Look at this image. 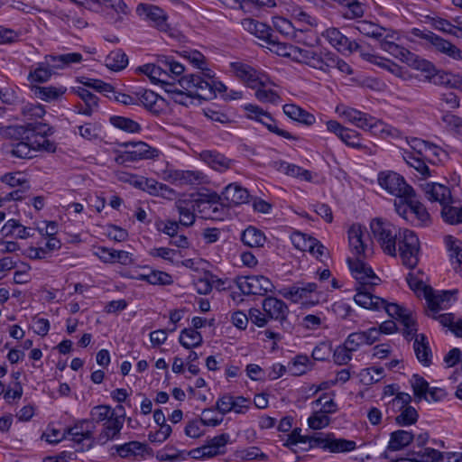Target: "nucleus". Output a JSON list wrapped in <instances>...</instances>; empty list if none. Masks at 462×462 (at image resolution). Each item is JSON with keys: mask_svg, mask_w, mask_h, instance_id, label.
<instances>
[{"mask_svg": "<svg viewBox=\"0 0 462 462\" xmlns=\"http://www.w3.org/2000/svg\"><path fill=\"white\" fill-rule=\"evenodd\" d=\"M175 208L180 215V224L190 226L195 222L194 205L189 199H178L175 202Z\"/></svg>", "mask_w": 462, "mask_h": 462, "instance_id": "nucleus-36", "label": "nucleus"}, {"mask_svg": "<svg viewBox=\"0 0 462 462\" xmlns=\"http://www.w3.org/2000/svg\"><path fill=\"white\" fill-rule=\"evenodd\" d=\"M411 384L416 401H429L428 391H430V385L422 376L419 374H413L411 379Z\"/></svg>", "mask_w": 462, "mask_h": 462, "instance_id": "nucleus-46", "label": "nucleus"}, {"mask_svg": "<svg viewBox=\"0 0 462 462\" xmlns=\"http://www.w3.org/2000/svg\"><path fill=\"white\" fill-rule=\"evenodd\" d=\"M200 158L209 167L218 171H224L230 169L233 164L232 160L215 151H203L200 153Z\"/></svg>", "mask_w": 462, "mask_h": 462, "instance_id": "nucleus-31", "label": "nucleus"}, {"mask_svg": "<svg viewBox=\"0 0 462 462\" xmlns=\"http://www.w3.org/2000/svg\"><path fill=\"white\" fill-rule=\"evenodd\" d=\"M125 414H118L103 423V427L97 435L96 441L100 445H105L110 440L117 439L120 436L124 425Z\"/></svg>", "mask_w": 462, "mask_h": 462, "instance_id": "nucleus-18", "label": "nucleus"}, {"mask_svg": "<svg viewBox=\"0 0 462 462\" xmlns=\"http://www.w3.org/2000/svg\"><path fill=\"white\" fill-rule=\"evenodd\" d=\"M28 124L26 125H0V135L5 139L23 141L28 138L29 134Z\"/></svg>", "mask_w": 462, "mask_h": 462, "instance_id": "nucleus-40", "label": "nucleus"}, {"mask_svg": "<svg viewBox=\"0 0 462 462\" xmlns=\"http://www.w3.org/2000/svg\"><path fill=\"white\" fill-rule=\"evenodd\" d=\"M138 105H143L149 112L159 116L163 111L164 99L152 90L137 92Z\"/></svg>", "mask_w": 462, "mask_h": 462, "instance_id": "nucleus-27", "label": "nucleus"}, {"mask_svg": "<svg viewBox=\"0 0 462 462\" xmlns=\"http://www.w3.org/2000/svg\"><path fill=\"white\" fill-rule=\"evenodd\" d=\"M223 199L230 205H241L248 202V190L237 183L228 184L222 192Z\"/></svg>", "mask_w": 462, "mask_h": 462, "instance_id": "nucleus-30", "label": "nucleus"}, {"mask_svg": "<svg viewBox=\"0 0 462 462\" xmlns=\"http://www.w3.org/2000/svg\"><path fill=\"white\" fill-rule=\"evenodd\" d=\"M118 414L115 413V410L109 405H97L90 411V422L100 423L106 422L112 417H116Z\"/></svg>", "mask_w": 462, "mask_h": 462, "instance_id": "nucleus-52", "label": "nucleus"}, {"mask_svg": "<svg viewBox=\"0 0 462 462\" xmlns=\"http://www.w3.org/2000/svg\"><path fill=\"white\" fill-rule=\"evenodd\" d=\"M291 242L297 249L309 252H314L315 245H318V240L316 238L308 236L300 232H295L292 234Z\"/></svg>", "mask_w": 462, "mask_h": 462, "instance_id": "nucleus-54", "label": "nucleus"}, {"mask_svg": "<svg viewBox=\"0 0 462 462\" xmlns=\"http://www.w3.org/2000/svg\"><path fill=\"white\" fill-rule=\"evenodd\" d=\"M356 28L360 33L380 42L390 30L366 20L357 22Z\"/></svg>", "mask_w": 462, "mask_h": 462, "instance_id": "nucleus-39", "label": "nucleus"}, {"mask_svg": "<svg viewBox=\"0 0 462 462\" xmlns=\"http://www.w3.org/2000/svg\"><path fill=\"white\" fill-rule=\"evenodd\" d=\"M414 198L415 194L410 195L407 198H399L400 200L395 201L394 203L395 211L397 212V214L410 223H414V219H411L410 217Z\"/></svg>", "mask_w": 462, "mask_h": 462, "instance_id": "nucleus-58", "label": "nucleus"}, {"mask_svg": "<svg viewBox=\"0 0 462 462\" xmlns=\"http://www.w3.org/2000/svg\"><path fill=\"white\" fill-rule=\"evenodd\" d=\"M411 396L406 393H398L386 404V413L393 416L399 413L395 417V422L399 426H410L414 424L419 418L417 410L411 405Z\"/></svg>", "mask_w": 462, "mask_h": 462, "instance_id": "nucleus-2", "label": "nucleus"}, {"mask_svg": "<svg viewBox=\"0 0 462 462\" xmlns=\"http://www.w3.org/2000/svg\"><path fill=\"white\" fill-rule=\"evenodd\" d=\"M212 199L207 202H203L202 212L205 214V217L211 219H223L226 215V208L218 200L220 197L217 194L211 196Z\"/></svg>", "mask_w": 462, "mask_h": 462, "instance_id": "nucleus-38", "label": "nucleus"}, {"mask_svg": "<svg viewBox=\"0 0 462 462\" xmlns=\"http://www.w3.org/2000/svg\"><path fill=\"white\" fill-rule=\"evenodd\" d=\"M51 77V68L43 61L38 63L35 69L31 70L28 79L32 82L44 83Z\"/></svg>", "mask_w": 462, "mask_h": 462, "instance_id": "nucleus-60", "label": "nucleus"}, {"mask_svg": "<svg viewBox=\"0 0 462 462\" xmlns=\"http://www.w3.org/2000/svg\"><path fill=\"white\" fill-rule=\"evenodd\" d=\"M370 228L374 238L380 245L383 253L391 256L397 255V236L399 229L388 221L381 218L373 219Z\"/></svg>", "mask_w": 462, "mask_h": 462, "instance_id": "nucleus-3", "label": "nucleus"}, {"mask_svg": "<svg viewBox=\"0 0 462 462\" xmlns=\"http://www.w3.org/2000/svg\"><path fill=\"white\" fill-rule=\"evenodd\" d=\"M365 232V228L356 224L352 225L348 230L349 247L352 253L358 258L361 255L367 257L369 254H372V248L369 244L364 240Z\"/></svg>", "mask_w": 462, "mask_h": 462, "instance_id": "nucleus-16", "label": "nucleus"}, {"mask_svg": "<svg viewBox=\"0 0 462 462\" xmlns=\"http://www.w3.org/2000/svg\"><path fill=\"white\" fill-rule=\"evenodd\" d=\"M74 92L84 103H79L75 105V110L77 113L88 116H92V114L97 111L98 107V97L83 87H78L74 88Z\"/></svg>", "mask_w": 462, "mask_h": 462, "instance_id": "nucleus-22", "label": "nucleus"}, {"mask_svg": "<svg viewBox=\"0 0 462 462\" xmlns=\"http://www.w3.org/2000/svg\"><path fill=\"white\" fill-rule=\"evenodd\" d=\"M396 32L393 30H389L384 37L380 42V47L395 57L402 61L411 62L413 58V53H411L407 49L396 44L393 40H395Z\"/></svg>", "mask_w": 462, "mask_h": 462, "instance_id": "nucleus-20", "label": "nucleus"}, {"mask_svg": "<svg viewBox=\"0 0 462 462\" xmlns=\"http://www.w3.org/2000/svg\"><path fill=\"white\" fill-rule=\"evenodd\" d=\"M245 109L249 113V115H248L249 118L260 122L261 124L265 125L270 132L274 133L277 135H280V136L284 137L289 140L294 139V137L291 135V133H289L285 130L280 129L277 126L276 122L272 117V116L268 112L263 110L258 106H254V105H251V104L246 105L245 106Z\"/></svg>", "mask_w": 462, "mask_h": 462, "instance_id": "nucleus-13", "label": "nucleus"}, {"mask_svg": "<svg viewBox=\"0 0 462 462\" xmlns=\"http://www.w3.org/2000/svg\"><path fill=\"white\" fill-rule=\"evenodd\" d=\"M418 462H439L443 459V454L432 448H421L418 451H414Z\"/></svg>", "mask_w": 462, "mask_h": 462, "instance_id": "nucleus-62", "label": "nucleus"}, {"mask_svg": "<svg viewBox=\"0 0 462 462\" xmlns=\"http://www.w3.org/2000/svg\"><path fill=\"white\" fill-rule=\"evenodd\" d=\"M81 59L80 53L73 52L61 55H47L44 62L51 69H63L67 65L79 62Z\"/></svg>", "mask_w": 462, "mask_h": 462, "instance_id": "nucleus-37", "label": "nucleus"}, {"mask_svg": "<svg viewBox=\"0 0 462 462\" xmlns=\"http://www.w3.org/2000/svg\"><path fill=\"white\" fill-rule=\"evenodd\" d=\"M415 337L413 350L418 361L424 366H430L432 363V351L428 337L424 334H414L408 339Z\"/></svg>", "mask_w": 462, "mask_h": 462, "instance_id": "nucleus-24", "label": "nucleus"}, {"mask_svg": "<svg viewBox=\"0 0 462 462\" xmlns=\"http://www.w3.org/2000/svg\"><path fill=\"white\" fill-rule=\"evenodd\" d=\"M423 296L427 301L430 310L437 313L441 310L448 308L453 296V291H435L431 287H424Z\"/></svg>", "mask_w": 462, "mask_h": 462, "instance_id": "nucleus-17", "label": "nucleus"}, {"mask_svg": "<svg viewBox=\"0 0 462 462\" xmlns=\"http://www.w3.org/2000/svg\"><path fill=\"white\" fill-rule=\"evenodd\" d=\"M381 309H383L390 317L395 318L401 322L403 326L402 335L405 338L417 333V323L411 312L396 303H388L385 300L383 304H380Z\"/></svg>", "mask_w": 462, "mask_h": 462, "instance_id": "nucleus-10", "label": "nucleus"}, {"mask_svg": "<svg viewBox=\"0 0 462 462\" xmlns=\"http://www.w3.org/2000/svg\"><path fill=\"white\" fill-rule=\"evenodd\" d=\"M312 365L309 356L298 355L289 363L288 369L292 375L300 376L307 373L312 367Z\"/></svg>", "mask_w": 462, "mask_h": 462, "instance_id": "nucleus-45", "label": "nucleus"}, {"mask_svg": "<svg viewBox=\"0 0 462 462\" xmlns=\"http://www.w3.org/2000/svg\"><path fill=\"white\" fill-rule=\"evenodd\" d=\"M410 217L414 219L412 224L416 226H427L430 220V214L425 207L415 199H413Z\"/></svg>", "mask_w": 462, "mask_h": 462, "instance_id": "nucleus-55", "label": "nucleus"}, {"mask_svg": "<svg viewBox=\"0 0 462 462\" xmlns=\"http://www.w3.org/2000/svg\"><path fill=\"white\" fill-rule=\"evenodd\" d=\"M370 131L373 134L380 135V136H396L398 134V131L396 128L392 127L381 120H376L372 116V121H368L367 130Z\"/></svg>", "mask_w": 462, "mask_h": 462, "instance_id": "nucleus-48", "label": "nucleus"}, {"mask_svg": "<svg viewBox=\"0 0 462 462\" xmlns=\"http://www.w3.org/2000/svg\"><path fill=\"white\" fill-rule=\"evenodd\" d=\"M310 404L312 408L320 406L319 411L327 415L335 413L338 409L337 404L334 402L333 397L330 396V393H323Z\"/></svg>", "mask_w": 462, "mask_h": 462, "instance_id": "nucleus-57", "label": "nucleus"}, {"mask_svg": "<svg viewBox=\"0 0 462 462\" xmlns=\"http://www.w3.org/2000/svg\"><path fill=\"white\" fill-rule=\"evenodd\" d=\"M373 289L374 288L358 286L356 288V293L354 297L355 302L362 308L372 310H379L380 304L383 303V299L373 295Z\"/></svg>", "mask_w": 462, "mask_h": 462, "instance_id": "nucleus-25", "label": "nucleus"}, {"mask_svg": "<svg viewBox=\"0 0 462 462\" xmlns=\"http://www.w3.org/2000/svg\"><path fill=\"white\" fill-rule=\"evenodd\" d=\"M135 185L152 196H159L162 191H167L171 193L166 184L158 182L153 179L142 178L136 181Z\"/></svg>", "mask_w": 462, "mask_h": 462, "instance_id": "nucleus-49", "label": "nucleus"}, {"mask_svg": "<svg viewBox=\"0 0 462 462\" xmlns=\"http://www.w3.org/2000/svg\"><path fill=\"white\" fill-rule=\"evenodd\" d=\"M427 78L435 85L452 88L456 85V74L447 71H437Z\"/></svg>", "mask_w": 462, "mask_h": 462, "instance_id": "nucleus-64", "label": "nucleus"}, {"mask_svg": "<svg viewBox=\"0 0 462 462\" xmlns=\"http://www.w3.org/2000/svg\"><path fill=\"white\" fill-rule=\"evenodd\" d=\"M445 242L449 251L451 264L456 273L462 276V242L451 236H447Z\"/></svg>", "mask_w": 462, "mask_h": 462, "instance_id": "nucleus-33", "label": "nucleus"}, {"mask_svg": "<svg viewBox=\"0 0 462 462\" xmlns=\"http://www.w3.org/2000/svg\"><path fill=\"white\" fill-rule=\"evenodd\" d=\"M310 67L327 73L334 68H337L339 71L346 75L353 73L349 64L329 51L323 52L314 51Z\"/></svg>", "mask_w": 462, "mask_h": 462, "instance_id": "nucleus-9", "label": "nucleus"}, {"mask_svg": "<svg viewBox=\"0 0 462 462\" xmlns=\"http://www.w3.org/2000/svg\"><path fill=\"white\" fill-rule=\"evenodd\" d=\"M66 90L67 89L64 87L56 88L53 86H33L32 88V91L35 97L46 102H51L59 99L66 92Z\"/></svg>", "mask_w": 462, "mask_h": 462, "instance_id": "nucleus-42", "label": "nucleus"}, {"mask_svg": "<svg viewBox=\"0 0 462 462\" xmlns=\"http://www.w3.org/2000/svg\"><path fill=\"white\" fill-rule=\"evenodd\" d=\"M136 14L140 17L152 22L153 26L162 32H166L169 29V25L166 22V14L158 6L148 4H139L136 7Z\"/></svg>", "mask_w": 462, "mask_h": 462, "instance_id": "nucleus-15", "label": "nucleus"}, {"mask_svg": "<svg viewBox=\"0 0 462 462\" xmlns=\"http://www.w3.org/2000/svg\"><path fill=\"white\" fill-rule=\"evenodd\" d=\"M241 241L247 247L261 248L266 243V236L262 230L249 226L242 232Z\"/></svg>", "mask_w": 462, "mask_h": 462, "instance_id": "nucleus-34", "label": "nucleus"}, {"mask_svg": "<svg viewBox=\"0 0 462 462\" xmlns=\"http://www.w3.org/2000/svg\"><path fill=\"white\" fill-rule=\"evenodd\" d=\"M404 160L407 164L414 168L422 178H427L430 175V168L425 163V159L423 157L417 156L411 152H407L404 155Z\"/></svg>", "mask_w": 462, "mask_h": 462, "instance_id": "nucleus-56", "label": "nucleus"}, {"mask_svg": "<svg viewBox=\"0 0 462 462\" xmlns=\"http://www.w3.org/2000/svg\"><path fill=\"white\" fill-rule=\"evenodd\" d=\"M241 23L245 31L254 34L257 38L265 41L266 42L273 36L271 28L269 26L254 19L245 18L242 20Z\"/></svg>", "mask_w": 462, "mask_h": 462, "instance_id": "nucleus-35", "label": "nucleus"}, {"mask_svg": "<svg viewBox=\"0 0 462 462\" xmlns=\"http://www.w3.org/2000/svg\"><path fill=\"white\" fill-rule=\"evenodd\" d=\"M115 448L121 457L143 455L146 449V446L138 441H130L123 445L116 446Z\"/></svg>", "mask_w": 462, "mask_h": 462, "instance_id": "nucleus-47", "label": "nucleus"}, {"mask_svg": "<svg viewBox=\"0 0 462 462\" xmlns=\"http://www.w3.org/2000/svg\"><path fill=\"white\" fill-rule=\"evenodd\" d=\"M422 189L429 200L438 201L442 207L451 201L450 190L444 185L428 182L422 186Z\"/></svg>", "mask_w": 462, "mask_h": 462, "instance_id": "nucleus-28", "label": "nucleus"}, {"mask_svg": "<svg viewBox=\"0 0 462 462\" xmlns=\"http://www.w3.org/2000/svg\"><path fill=\"white\" fill-rule=\"evenodd\" d=\"M231 68L236 76L250 88H255L260 82L257 71L251 66L242 62H232Z\"/></svg>", "mask_w": 462, "mask_h": 462, "instance_id": "nucleus-29", "label": "nucleus"}, {"mask_svg": "<svg viewBox=\"0 0 462 462\" xmlns=\"http://www.w3.org/2000/svg\"><path fill=\"white\" fill-rule=\"evenodd\" d=\"M236 283L245 295L263 296L274 290L273 282L263 275L240 276Z\"/></svg>", "mask_w": 462, "mask_h": 462, "instance_id": "nucleus-8", "label": "nucleus"}, {"mask_svg": "<svg viewBox=\"0 0 462 462\" xmlns=\"http://www.w3.org/2000/svg\"><path fill=\"white\" fill-rule=\"evenodd\" d=\"M414 34L430 42L437 51L447 54L453 59H462V52L458 48L451 42L438 36L434 32L430 31L421 32L420 30H415Z\"/></svg>", "mask_w": 462, "mask_h": 462, "instance_id": "nucleus-14", "label": "nucleus"}, {"mask_svg": "<svg viewBox=\"0 0 462 462\" xmlns=\"http://www.w3.org/2000/svg\"><path fill=\"white\" fill-rule=\"evenodd\" d=\"M156 457L161 461H182L187 458L185 450L178 451L173 447H165L156 454Z\"/></svg>", "mask_w": 462, "mask_h": 462, "instance_id": "nucleus-63", "label": "nucleus"}, {"mask_svg": "<svg viewBox=\"0 0 462 462\" xmlns=\"http://www.w3.org/2000/svg\"><path fill=\"white\" fill-rule=\"evenodd\" d=\"M125 146H131V149L125 152L122 158L124 162H135L157 157L160 152L143 142L128 143Z\"/></svg>", "mask_w": 462, "mask_h": 462, "instance_id": "nucleus-19", "label": "nucleus"}, {"mask_svg": "<svg viewBox=\"0 0 462 462\" xmlns=\"http://www.w3.org/2000/svg\"><path fill=\"white\" fill-rule=\"evenodd\" d=\"M94 425H91L89 420H81L74 426L67 428V435L71 438L75 443L81 445V449L89 448L94 441Z\"/></svg>", "mask_w": 462, "mask_h": 462, "instance_id": "nucleus-12", "label": "nucleus"}, {"mask_svg": "<svg viewBox=\"0 0 462 462\" xmlns=\"http://www.w3.org/2000/svg\"><path fill=\"white\" fill-rule=\"evenodd\" d=\"M348 264L359 286L374 288L380 283L381 279L374 273L373 269L360 258L348 259Z\"/></svg>", "mask_w": 462, "mask_h": 462, "instance_id": "nucleus-11", "label": "nucleus"}, {"mask_svg": "<svg viewBox=\"0 0 462 462\" xmlns=\"http://www.w3.org/2000/svg\"><path fill=\"white\" fill-rule=\"evenodd\" d=\"M45 113L44 106L37 103H27L21 107V114L25 120L42 118Z\"/></svg>", "mask_w": 462, "mask_h": 462, "instance_id": "nucleus-61", "label": "nucleus"}, {"mask_svg": "<svg viewBox=\"0 0 462 462\" xmlns=\"http://www.w3.org/2000/svg\"><path fill=\"white\" fill-rule=\"evenodd\" d=\"M263 310L266 316L271 319H275L282 323L287 319L289 308L287 304L275 297H266L263 300Z\"/></svg>", "mask_w": 462, "mask_h": 462, "instance_id": "nucleus-21", "label": "nucleus"}, {"mask_svg": "<svg viewBox=\"0 0 462 462\" xmlns=\"http://www.w3.org/2000/svg\"><path fill=\"white\" fill-rule=\"evenodd\" d=\"M441 217L443 220L448 224H462V207L447 203L442 207Z\"/></svg>", "mask_w": 462, "mask_h": 462, "instance_id": "nucleus-53", "label": "nucleus"}, {"mask_svg": "<svg viewBox=\"0 0 462 462\" xmlns=\"http://www.w3.org/2000/svg\"><path fill=\"white\" fill-rule=\"evenodd\" d=\"M414 439V435L404 430H398L391 433L387 450L384 453L386 458L389 457L388 451H397L403 449Z\"/></svg>", "mask_w": 462, "mask_h": 462, "instance_id": "nucleus-32", "label": "nucleus"}, {"mask_svg": "<svg viewBox=\"0 0 462 462\" xmlns=\"http://www.w3.org/2000/svg\"><path fill=\"white\" fill-rule=\"evenodd\" d=\"M179 84L189 91V95L204 100L213 99L217 92L225 93L227 90L225 84L213 80L209 73L204 72L185 75L179 79Z\"/></svg>", "mask_w": 462, "mask_h": 462, "instance_id": "nucleus-1", "label": "nucleus"}, {"mask_svg": "<svg viewBox=\"0 0 462 462\" xmlns=\"http://www.w3.org/2000/svg\"><path fill=\"white\" fill-rule=\"evenodd\" d=\"M378 183L388 193L397 198L414 195V189L407 184L404 178L395 171H382L378 174Z\"/></svg>", "mask_w": 462, "mask_h": 462, "instance_id": "nucleus-7", "label": "nucleus"}, {"mask_svg": "<svg viewBox=\"0 0 462 462\" xmlns=\"http://www.w3.org/2000/svg\"><path fill=\"white\" fill-rule=\"evenodd\" d=\"M230 441L228 433H221L220 435L208 439L205 446L210 457L224 454L226 444Z\"/></svg>", "mask_w": 462, "mask_h": 462, "instance_id": "nucleus-41", "label": "nucleus"}, {"mask_svg": "<svg viewBox=\"0 0 462 462\" xmlns=\"http://www.w3.org/2000/svg\"><path fill=\"white\" fill-rule=\"evenodd\" d=\"M145 74L153 83L163 82V78L169 75L180 76L185 69L171 56H162L158 60V64H144L137 69Z\"/></svg>", "mask_w": 462, "mask_h": 462, "instance_id": "nucleus-5", "label": "nucleus"}, {"mask_svg": "<svg viewBox=\"0 0 462 462\" xmlns=\"http://www.w3.org/2000/svg\"><path fill=\"white\" fill-rule=\"evenodd\" d=\"M179 341L186 349L197 347L203 342L201 334L194 328H184L180 335Z\"/></svg>", "mask_w": 462, "mask_h": 462, "instance_id": "nucleus-44", "label": "nucleus"}, {"mask_svg": "<svg viewBox=\"0 0 462 462\" xmlns=\"http://www.w3.org/2000/svg\"><path fill=\"white\" fill-rule=\"evenodd\" d=\"M267 43L270 45L269 49L277 55L291 58L296 62L304 63L310 67L314 50L280 42L274 39L273 35Z\"/></svg>", "mask_w": 462, "mask_h": 462, "instance_id": "nucleus-6", "label": "nucleus"}, {"mask_svg": "<svg viewBox=\"0 0 462 462\" xmlns=\"http://www.w3.org/2000/svg\"><path fill=\"white\" fill-rule=\"evenodd\" d=\"M323 37L338 51H342L344 44L346 42V36L341 33L337 28H328L323 33Z\"/></svg>", "mask_w": 462, "mask_h": 462, "instance_id": "nucleus-59", "label": "nucleus"}, {"mask_svg": "<svg viewBox=\"0 0 462 462\" xmlns=\"http://www.w3.org/2000/svg\"><path fill=\"white\" fill-rule=\"evenodd\" d=\"M269 166L277 171L284 173L287 176L299 178L300 180H304L306 181H310L312 179L311 172L308 170L302 169L301 167L289 163L287 162L279 160V161H272L269 163Z\"/></svg>", "mask_w": 462, "mask_h": 462, "instance_id": "nucleus-26", "label": "nucleus"}, {"mask_svg": "<svg viewBox=\"0 0 462 462\" xmlns=\"http://www.w3.org/2000/svg\"><path fill=\"white\" fill-rule=\"evenodd\" d=\"M39 146V143L33 141L29 143L27 140H23L12 145L10 153L12 156L19 159H32L34 155L32 146Z\"/></svg>", "mask_w": 462, "mask_h": 462, "instance_id": "nucleus-43", "label": "nucleus"}, {"mask_svg": "<svg viewBox=\"0 0 462 462\" xmlns=\"http://www.w3.org/2000/svg\"><path fill=\"white\" fill-rule=\"evenodd\" d=\"M109 122L115 127L123 130L127 133H139L142 130L141 125L131 118L113 116L109 118Z\"/></svg>", "mask_w": 462, "mask_h": 462, "instance_id": "nucleus-50", "label": "nucleus"}, {"mask_svg": "<svg viewBox=\"0 0 462 462\" xmlns=\"http://www.w3.org/2000/svg\"><path fill=\"white\" fill-rule=\"evenodd\" d=\"M397 245L402 264L410 269L415 268L420 254V240L415 232L407 228L399 229Z\"/></svg>", "mask_w": 462, "mask_h": 462, "instance_id": "nucleus-4", "label": "nucleus"}, {"mask_svg": "<svg viewBox=\"0 0 462 462\" xmlns=\"http://www.w3.org/2000/svg\"><path fill=\"white\" fill-rule=\"evenodd\" d=\"M336 112L346 118L349 123L356 127L366 131L368 121H372V116L353 107L339 105L336 107Z\"/></svg>", "mask_w": 462, "mask_h": 462, "instance_id": "nucleus-23", "label": "nucleus"}, {"mask_svg": "<svg viewBox=\"0 0 462 462\" xmlns=\"http://www.w3.org/2000/svg\"><path fill=\"white\" fill-rule=\"evenodd\" d=\"M128 64L127 55L121 50L111 51L106 58V65L112 70L118 71Z\"/></svg>", "mask_w": 462, "mask_h": 462, "instance_id": "nucleus-51", "label": "nucleus"}]
</instances>
